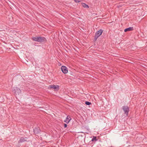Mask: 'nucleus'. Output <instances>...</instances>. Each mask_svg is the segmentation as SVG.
Here are the masks:
<instances>
[{
    "mask_svg": "<svg viewBox=\"0 0 147 147\" xmlns=\"http://www.w3.org/2000/svg\"><path fill=\"white\" fill-rule=\"evenodd\" d=\"M103 32V30L100 29L99 30L96 32L95 34L94 40H96L98 37L102 34Z\"/></svg>",
    "mask_w": 147,
    "mask_h": 147,
    "instance_id": "1",
    "label": "nucleus"
},
{
    "mask_svg": "<svg viewBox=\"0 0 147 147\" xmlns=\"http://www.w3.org/2000/svg\"><path fill=\"white\" fill-rule=\"evenodd\" d=\"M13 92L16 95H19L21 93V91L20 89L17 87H15L13 88Z\"/></svg>",
    "mask_w": 147,
    "mask_h": 147,
    "instance_id": "2",
    "label": "nucleus"
},
{
    "mask_svg": "<svg viewBox=\"0 0 147 147\" xmlns=\"http://www.w3.org/2000/svg\"><path fill=\"white\" fill-rule=\"evenodd\" d=\"M122 109L124 111L125 113L127 115L129 111V107L127 106H123L122 107Z\"/></svg>",
    "mask_w": 147,
    "mask_h": 147,
    "instance_id": "3",
    "label": "nucleus"
},
{
    "mask_svg": "<svg viewBox=\"0 0 147 147\" xmlns=\"http://www.w3.org/2000/svg\"><path fill=\"white\" fill-rule=\"evenodd\" d=\"M61 69L62 72L64 74H67L68 72L67 68L65 66H62L61 67Z\"/></svg>",
    "mask_w": 147,
    "mask_h": 147,
    "instance_id": "4",
    "label": "nucleus"
},
{
    "mask_svg": "<svg viewBox=\"0 0 147 147\" xmlns=\"http://www.w3.org/2000/svg\"><path fill=\"white\" fill-rule=\"evenodd\" d=\"M38 42H43L46 41V38L44 37H38Z\"/></svg>",
    "mask_w": 147,
    "mask_h": 147,
    "instance_id": "5",
    "label": "nucleus"
},
{
    "mask_svg": "<svg viewBox=\"0 0 147 147\" xmlns=\"http://www.w3.org/2000/svg\"><path fill=\"white\" fill-rule=\"evenodd\" d=\"M25 141H28V138L26 137L24 138L22 137L20 140L19 142H23Z\"/></svg>",
    "mask_w": 147,
    "mask_h": 147,
    "instance_id": "6",
    "label": "nucleus"
},
{
    "mask_svg": "<svg viewBox=\"0 0 147 147\" xmlns=\"http://www.w3.org/2000/svg\"><path fill=\"white\" fill-rule=\"evenodd\" d=\"M71 119V117L69 116H67L64 121L67 123H68Z\"/></svg>",
    "mask_w": 147,
    "mask_h": 147,
    "instance_id": "7",
    "label": "nucleus"
},
{
    "mask_svg": "<svg viewBox=\"0 0 147 147\" xmlns=\"http://www.w3.org/2000/svg\"><path fill=\"white\" fill-rule=\"evenodd\" d=\"M134 30L133 28V27H130L127 28L125 29L124 30V31L126 32L127 31H132Z\"/></svg>",
    "mask_w": 147,
    "mask_h": 147,
    "instance_id": "8",
    "label": "nucleus"
},
{
    "mask_svg": "<svg viewBox=\"0 0 147 147\" xmlns=\"http://www.w3.org/2000/svg\"><path fill=\"white\" fill-rule=\"evenodd\" d=\"M53 88L55 89L56 90H58L59 89V86L58 85L55 86L54 85H53Z\"/></svg>",
    "mask_w": 147,
    "mask_h": 147,
    "instance_id": "9",
    "label": "nucleus"
},
{
    "mask_svg": "<svg viewBox=\"0 0 147 147\" xmlns=\"http://www.w3.org/2000/svg\"><path fill=\"white\" fill-rule=\"evenodd\" d=\"M38 37H32V40L34 41H36V42H38Z\"/></svg>",
    "mask_w": 147,
    "mask_h": 147,
    "instance_id": "10",
    "label": "nucleus"
},
{
    "mask_svg": "<svg viewBox=\"0 0 147 147\" xmlns=\"http://www.w3.org/2000/svg\"><path fill=\"white\" fill-rule=\"evenodd\" d=\"M82 6L85 8H88L89 7L85 3H82Z\"/></svg>",
    "mask_w": 147,
    "mask_h": 147,
    "instance_id": "11",
    "label": "nucleus"
},
{
    "mask_svg": "<svg viewBox=\"0 0 147 147\" xmlns=\"http://www.w3.org/2000/svg\"><path fill=\"white\" fill-rule=\"evenodd\" d=\"M85 103L87 105H89L91 104V103L88 101H86L85 102Z\"/></svg>",
    "mask_w": 147,
    "mask_h": 147,
    "instance_id": "12",
    "label": "nucleus"
},
{
    "mask_svg": "<svg viewBox=\"0 0 147 147\" xmlns=\"http://www.w3.org/2000/svg\"><path fill=\"white\" fill-rule=\"evenodd\" d=\"M94 140H95V141H96L97 140L96 137H93V138L92 140V141H94Z\"/></svg>",
    "mask_w": 147,
    "mask_h": 147,
    "instance_id": "13",
    "label": "nucleus"
},
{
    "mask_svg": "<svg viewBox=\"0 0 147 147\" xmlns=\"http://www.w3.org/2000/svg\"><path fill=\"white\" fill-rule=\"evenodd\" d=\"M75 2L76 3H79L82 0H74Z\"/></svg>",
    "mask_w": 147,
    "mask_h": 147,
    "instance_id": "14",
    "label": "nucleus"
},
{
    "mask_svg": "<svg viewBox=\"0 0 147 147\" xmlns=\"http://www.w3.org/2000/svg\"><path fill=\"white\" fill-rule=\"evenodd\" d=\"M53 85H50V86H49V89H51V88H53Z\"/></svg>",
    "mask_w": 147,
    "mask_h": 147,
    "instance_id": "15",
    "label": "nucleus"
},
{
    "mask_svg": "<svg viewBox=\"0 0 147 147\" xmlns=\"http://www.w3.org/2000/svg\"><path fill=\"white\" fill-rule=\"evenodd\" d=\"M64 128H65V127H67V125L65 123L64 124Z\"/></svg>",
    "mask_w": 147,
    "mask_h": 147,
    "instance_id": "16",
    "label": "nucleus"
},
{
    "mask_svg": "<svg viewBox=\"0 0 147 147\" xmlns=\"http://www.w3.org/2000/svg\"><path fill=\"white\" fill-rule=\"evenodd\" d=\"M80 132V133H83V132Z\"/></svg>",
    "mask_w": 147,
    "mask_h": 147,
    "instance_id": "17",
    "label": "nucleus"
}]
</instances>
